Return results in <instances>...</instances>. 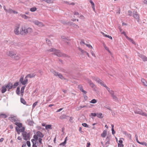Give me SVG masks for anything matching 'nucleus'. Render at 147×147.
Instances as JSON below:
<instances>
[{"label":"nucleus","mask_w":147,"mask_h":147,"mask_svg":"<svg viewBox=\"0 0 147 147\" xmlns=\"http://www.w3.org/2000/svg\"><path fill=\"white\" fill-rule=\"evenodd\" d=\"M27 34L28 33L30 34L32 32V30L31 28H29L26 29Z\"/></svg>","instance_id":"21"},{"label":"nucleus","mask_w":147,"mask_h":147,"mask_svg":"<svg viewBox=\"0 0 147 147\" xmlns=\"http://www.w3.org/2000/svg\"><path fill=\"white\" fill-rule=\"evenodd\" d=\"M36 25H37L39 26H43L42 23L40 22H39L38 20H35L33 22Z\"/></svg>","instance_id":"16"},{"label":"nucleus","mask_w":147,"mask_h":147,"mask_svg":"<svg viewBox=\"0 0 147 147\" xmlns=\"http://www.w3.org/2000/svg\"><path fill=\"white\" fill-rule=\"evenodd\" d=\"M35 75H36L35 74H30L27 75V76H26V77L27 78H32L34 77L35 76Z\"/></svg>","instance_id":"22"},{"label":"nucleus","mask_w":147,"mask_h":147,"mask_svg":"<svg viewBox=\"0 0 147 147\" xmlns=\"http://www.w3.org/2000/svg\"><path fill=\"white\" fill-rule=\"evenodd\" d=\"M22 127V128H20V130L21 132L23 133L24 132H25L24 131L25 130V128L24 127Z\"/></svg>","instance_id":"52"},{"label":"nucleus","mask_w":147,"mask_h":147,"mask_svg":"<svg viewBox=\"0 0 147 147\" xmlns=\"http://www.w3.org/2000/svg\"><path fill=\"white\" fill-rule=\"evenodd\" d=\"M97 102V101L95 99H93L90 102V103L94 104L96 103Z\"/></svg>","instance_id":"42"},{"label":"nucleus","mask_w":147,"mask_h":147,"mask_svg":"<svg viewBox=\"0 0 147 147\" xmlns=\"http://www.w3.org/2000/svg\"><path fill=\"white\" fill-rule=\"evenodd\" d=\"M26 86H22L21 88V94L22 95V96H23V93L24 92V89L25 88Z\"/></svg>","instance_id":"26"},{"label":"nucleus","mask_w":147,"mask_h":147,"mask_svg":"<svg viewBox=\"0 0 147 147\" xmlns=\"http://www.w3.org/2000/svg\"><path fill=\"white\" fill-rule=\"evenodd\" d=\"M26 31V29H25L24 27V28H22L20 30V34L22 35H25L27 34Z\"/></svg>","instance_id":"11"},{"label":"nucleus","mask_w":147,"mask_h":147,"mask_svg":"<svg viewBox=\"0 0 147 147\" xmlns=\"http://www.w3.org/2000/svg\"><path fill=\"white\" fill-rule=\"evenodd\" d=\"M110 136H107L105 139V141L106 142L105 143V144L107 145L106 147H107L109 146V145L110 144Z\"/></svg>","instance_id":"15"},{"label":"nucleus","mask_w":147,"mask_h":147,"mask_svg":"<svg viewBox=\"0 0 147 147\" xmlns=\"http://www.w3.org/2000/svg\"><path fill=\"white\" fill-rule=\"evenodd\" d=\"M48 51L54 52V54L58 57H68L67 55L62 53L60 51L57 50L54 48H51Z\"/></svg>","instance_id":"1"},{"label":"nucleus","mask_w":147,"mask_h":147,"mask_svg":"<svg viewBox=\"0 0 147 147\" xmlns=\"http://www.w3.org/2000/svg\"><path fill=\"white\" fill-rule=\"evenodd\" d=\"M51 125L50 124L47 125L45 126V129L47 130L48 129H51Z\"/></svg>","instance_id":"37"},{"label":"nucleus","mask_w":147,"mask_h":147,"mask_svg":"<svg viewBox=\"0 0 147 147\" xmlns=\"http://www.w3.org/2000/svg\"><path fill=\"white\" fill-rule=\"evenodd\" d=\"M64 3H66L67 4L71 5H75V3H69V2L67 1H64Z\"/></svg>","instance_id":"43"},{"label":"nucleus","mask_w":147,"mask_h":147,"mask_svg":"<svg viewBox=\"0 0 147 147\" xmlns=\"http://www.w3.org/2000/svg\"><path fill=\"white\" fill-rule=\"evenodd\" d=\"M22 135L23 137V139L27 140H29L30 139V133H27L26 131L22 133Z\"/></svg>","instance_id":"4"},{"label":"nucleus","mask_w":147,"mask_h":147,"mask_svg":"<svg viewBox=\"0 0 147 147\" xmlns=\"http://www.w3.org/2000/svg\"><path fill=\"white\" fill-rule=\"evenodd\" d=\"M105 88L107 89L108 91L111 94V96L115 94L114 92L112 90H111L110 88H109L107 86L105 87Z\"/></svg>","instance_id":"17"},{"label":"nucleus","mask_w":147,"mask_h":147,"mask_svg":"<svg viewBox=\"0 0 147 147\" xmlns=\"http://www.w3.org/2000/svg\"><path fill=\"white\" fill-rule=\"evenodd\" d=\"M36 134L40 138H43L44 137V135L40 131H38L36 133Z\"/></svg>","instance_id":"20"},{"label":"nucleus","mask_w":147,"mask_h":147,"mask_svg":"<svg viewBox=\"0 0 147 147\" xmlns=\"http://www.w3.org/2000/svg\"><path fill=\"white\" fill-rule=\"evenodd\" d=\"M7 12L10 14H11L12 13L17 14L18 13V12L17 11H15L11 8H9L7 9Z\"/></svg>","instance_id":"12"},{"label":"nucleus","mask_w":147,"mask_h":147,"mask_svg":"<svg viewBox=\"0 0 147 147\" xmlns=\"http://www.w3.org/2000/svg\"><path fill=\"white\" fill-rule=\"evenodd\" d=\"M20 16L23 18H24L25 19H26L28 18V17L25 14H20Z\"/></svg>","instance_id":"34"},{"label":"nucleus","mask_w":147,"mask_h":147,"mask_svg":"<svg viewBox=\"0 0 147 147\" xmlns=\"http://www.w3.org/2000/svg\"><path fill=\"white\" fill-rule=\"evenodd\" d=\"M67 137L65 138L64 142H62V143H60L59 144V145L60 146H61V145H62L63 146H64L65 145V144L66 143V142H67Z\"/></svg>","instance_id":"25"},{"label":"nucleus","mask_w":147,"mask_h":147,"mask_svg":"<svg viewBox=\"0 0 147 147\" xmlns=\"http://www.w3.org/2000/svg\"><path fill=\"white\" fill-rule=\"evenodd\" d=\"M85 44H86L85 43L84 41H82L80 42V44L82 45H83V44L85 45Z\"/></svg>","instance_id":"64"},{"label":"nucleus","mask_w":147,"mask_h":147,"mask_svg":"<svg viewBox=\"0 0 147 147\" xmlns=\"http://www.w3.org/2000/svg\"><path fill=\"white\" fill-rule=\"evenodd\" d=\"M141 82L143 83V85L144 86H147V82L145 79H142L141 80Z\"/></svg>","instance_id":"28"},{"label":"nucleus","mask_w":147,"mask_h":147,"mask_svg":"<svg viewBox=\"0 0 147 147\" xmlns=\"http://www.w3.org/2000/svg\"><path fill=\"white\" fill-rule=\"evenodd\" d=\"M46 41L47 43L50 46L51 44V43L50 40L47 39H46Z\"/></svg>","instance_id":"44"},{"label":"nucleus","mask_w":147,"mask_h":147,"mask_svg":"<svg viewBox=\"0 0 147 147\" xmlns=\"http://www.w3.org/2000/svg\"><path fill=\"white\" fill-rule=\"evenodd\" d=\"M20 26V25L18 24L16 25L15 27L14 32V33L16 35H18L20 34L19 30Z\"/></svg>","instance_id":"9"},{"label":"nucleus","mask_w":147,"mask_h":147,"mask_svg":"<svg viewBox=\"0 0 147 147\" xmlns=\"http://www.w3.org/2000/svg\"><path fill=\"white\" fill-rule=\"evenodd\" d=\"M71 25L74 27V28H79V26L75 23H73V22H71Z\"/></svg>","instance_id":"32"},{"label":"nucleus","mask_w":147,"mask_h":147,"mask_svg":"<svg viewBox=\"0 0 147 147\" xmlns=\"http://www.w3.org/2000/svg\"><path fill=\"white\" fill-rule=\"evenodd\" d=\"M0 115H1V118H6L7 117V115L4 114H0Z\"/></svg>","instance_id":"41"},{"label":"nucleus","mask_w":147,"mask_h":147,"mask_svg":"<svg viewBox=\"0 0 147 147\" xmlns=\"http://www.w3.org/2000/svg\"><path fill=\"white\" fill-rule=\"evenodd\" d=\"M128 15L129 16H131L132 15V12L131 11H128Z\"/></svg>","instance_id":"55"},{"label":"nucleus","mask_w":147,"mask_h":147,"mask_svg":"<svg viewBox=\"0 0 147 147\" xmlns=\"http://www.w3.org/2000/svg\"><path fill=\"white\" fill-rule=\"evenodd\" d=\"M138 56L144 62L147 61V57L140 53H138Z\"/></svg>","instance_id":"8"},{"label":"nucleus","mask_w":147,"mask_h":147,"mask_svg":"<svg viewBox=\"0 0 147 147\" xmlns=\"http://www.w3.org/2000/svg\"><path fill=\"white\" fill-rule=\"evenodd\" d=\"M19 85V82H18L15 83L13 85V87L14 88H16V87Z\"/></svg>","instance_id":"39"},{"label":"nucleus","mask_w":147,"mask_h":147,"mask_svg":"<svg viewBox=\"0 0 147 147\" xmlns=\"http://www.w3.org/2000/svg\"><path fill=\"white\" fill-rule=\"evenodd\" d=\"M33 138L34 139L36 140L37 141L38 140V136L36 134L34 135L33 136Z\"/></svg>","instance_id":"49"},{"label":"nucleus","mask_w":147,"mask_h":147,"mask_svg":"<svg viewBox=\"0 0 147 147\" xmlns=\"http://www.w3.org/2000/svg\"><path fill=\"white\" fill-rule=\"evenodd\" d=\"M79 88H80V90L81 91H82L84 90L82 88V86H80V85L79 86Z\"/></svg>","instance_id":"60"},{"label":"nucleus","mask_w":147,"mask_h":147,"mask_svg":"<svg viewBox=\"0 0 147 147\" xmlns=\"http://www.w3.org/2000/svg\"><path fill=\"white\" fill-rule=\"evenodd\" d=\"M42 1H44L48 3H52L53 2V0H42Z\"/></svg>","instance_id":"36"},{"label":"nucleus","mask_w":147,"mask_h":147,"mask_svg":"<svg viewBox=\"0 0 147 147\" xmlns=\"http://www.w3.org/2000/svg\"><path fill=\"white\" fill-rule=\"evenodd\" d=\"M90 2L91 3L92 6H94V4L93 2L92 1V0H90Z\"/></svg>","instance_id":"58"},{"label":"nucleus","mask_w":147,"mask_h":147,"mask_svg":"<svg viewBox=\"0 0 147 147\" xmlns=\"http://www.w3.org/2000/svg\"><path fill=\"white\" fill-rule=\"evenodd\" d=\"M111 130H112V134L113 135L115 133V131L114 128H113V129H111Z\"/></svg>","instance_id":"62"},{"label":"nucleus","mask_w":147,"mask_h":147,"mask_svg":"<svg viewBox=\"0 0 147 147\" xmlns=\"http://www.w3.org/2000/svg\"><path fill=\"white\" fill-rule=\"evenodd\" d=\"M8 91H9L13 87V84L9 82L7 85H6Z\"/></svg>","instance_id":"14"},{"label":"nucleus","mask_w":147,"mask_h":147,"mask_svg":"<svg viewBox=\"0 0 147 147\" xmlns=\"http://www.w3.org/2000/svg\"><path fill=\"white\" fill-rule=\"evenodd\" d=\"M31 141L32 143L33 144H36V141H37L36 140L34 139H32L31 140Z\"/></svg>","instance_id":"46"},{"label":"nucleus","mask_w":147,"mask_h":147,"mask_svg":"<svg viewBox=\"0 0 147 147\" xmlns=\"http://www.w3.org/2000/svg\"><path fill=\"white\" fill-rule=\"evenodd\" d=\"M68 116H66L65 115L63 114L61 115L59 117V118L61 119H65Z\"/></svg>","instance_id":"27"},{"label":"nucleus","mask_w":147,"mask_h":147,"mask_svg":"<svg viewBox=\"0 0 147 147\" xmlns=\"http://www.w3.org/2000/svg\"><path fill=\"white\" fill-rule=\"evenodd\" d=\"M26 144L28 146L30 147V143L29 141H27Z\"/></svg>","instance_id":"54"},{"label":"nucleus","mask_w":147,"mask_h":147,"mask_svg":"<svg viewBox=\"0 0 147 147\" xmlns=\"http://www.w3.org/2000/svg\"><path fill=\"white\" fill-rule=\"evenodd\" d=\"M133 16L134 18L137 20V21L138 22H140L139 15L138 14L137 11H134L133 12Z\"/></svg>","instance_id":"5"},{"label":"nucleus","mask_w":147,"mask_h":147,"mask_svg":"<svg viewBox=\"0 0 147 147\" xmlns=\"http://www.w3.org/2000/svg\"><path fill=\"white\" fill-rule=\"evenodd\" d=\"M20 101L24 105H26L27 106H28V105L26 104V102L25 100L23 98H20Z\"/></svg>","instance_id":"23"},{"label":"nucleus","mask_w":147,"mask_h":147,"mask_svg":"<svg viewBox=\"0 0 147 147\" xmlns=\"http://www.w3.org/2000/svg\"><path fill=\"white\" fill-rule=\"evenodd\" d=\"M91 115L92 116H93L94 117H95V116H96L97 113H91Z\"/></svg>","instance_id":"56"},{"label":"nucleus","mask_w":147,"mask_h":147,"mask_svg":"<svg viewBox=\"0 0 147 147\" xmlns=\"http://www.w3.org/2000/svg\"><path fill=\"white\" fill-rule=\"evenodd\" d=\"M82 125L84 127H88V125L86 123H83L82 124Z\"/></svg>","instance_id":"50"},{"label":"nucleus","mask_w":147,"mask_h":147,"mask_svg":"<svg viewBox=\"0 0 147 147\" xmlns=\"http://www.w3.org/2000/svg\"><path fill=\"white\" fill-rule=\"evenodd\" d=\"M107 135V131L104 130L102 133L101 134V136L102 137H105Z\"/></svg>","instance_id":"30"},{"label":"nucleus","mask_w":147,"mask_h":147,"mask_svg":"<svg viewBox=\"0 0 147 147\" xmlns=\"http://www.w3.org/2000/svg\"><path fill=\"white\" fill-rule=\"evenodd\" d=\"M7 86H6V85L3 86L2 87V89L1 92L2 93H5L7 90Z\"/></svg>","instance_id":"18"},{"label":"nucleus","mask_w":147,"mask_h":147,"mask_svg":"<svg viewBox=\"0 0 147 147\" xmlns=\"http://www.w3.org/2000/svg\"><path fill=\"white\" fill-rule=\"evenodd\" d=\"M16 93L18 95H19L20 94V88L18 87L16 90Z\"/></svg>","instance_id":"40"},{"label":"nucleus","mask_w":147,"mask_h":147,"mask_svg":"<svg viewBox=\"0 0 147 147\" xmlns=\"http://www.w3.org/2000/svg\"><path fill=\"white\" fill-rule=\"evenodd\" d=\"M79 50L81 51L82 54L85 55L86 53V52L84 51V50H82L81 48H79Z\"/></svg>","instance_id":"33"},{"label":"nucleus","mask_w":147,"mask_h":147,"mask_svg":"<svg viewBox=\"0 0 147 147\" xmlns=\"http://www.w3.org/2000/svg\"><path fill=\"white\" fill-rule=\"evenodd\" d=\"M7 55L12 58L16 60H18L20 58V55L17 54L15 53L12 51H9L7 52Z\"/></svg>","instance_id":"2"},{"label":"nucleus","mask_w":147,"mask_h":147,"mask_svg":"<svg viewBox=\"0 0 147 147\" xmlns=\"http://www.w3.org/2000/svg\"><path fill=\"white\" fill-rule=\"evenodd\" d=\"M85 45L87 47H89V48H91V49H92V47L89 44H85Z\"/></svg>","instance_id":"53"},{"label":"nucleus","mask_w":147,"mask_h":147,"mask_svg":"<svg viewBox=\"0 0 147 147\" xmlns=\"http://www.w3.org/2000/svg\"><path fill=\"white\" fill-rule=\"evenodd\" d=\"M136 114H138L143 116V113H144L145 112H143L141 110L138 109H136L134 111Z\"/></svg>","instance_id":"10"},{"label":"nucleus","mask_w":147,"mask_h":147,"mask_svg":"<svg viewBox=\"0 0 147 147\" xmlns=\"http://www.w3.org/2000/svg\"><path fill=\"white\" fill-rule=\"evenodd\" d=\"M36 8L35 7H32L30 9V10L32 12H34L36 11Z\"/></svg>","instance_id":"45"},{"label":"nucleus","mask_w":147,"mask_h":147,"mask_svg":"<svg viewBox=\"0 0 147 147\" xmlns=\"http://www.w3.org/2000/svg\"><path fill=\"white\" fill-rule=\"evenodd\" d=\"M15 124L19 128H21L22 127V125L21 123L16 122Z\"/></svg>","instance_id":"29"},{"label":"nucleus","mask_w":147,"mask_h":147,"mask_svg":"<svg viewBox=\"0 0 147 147\" xmlns=\"http://www.w3.org/2000/svg\"><path fill=\"white\" fill-rule=\"evenodd\" d=\"M135 137L136 141L137 142H138L139 144V143H140V142H139L138 140V136L136 135Z\"/></svg>","instance_id":"61"},{"label":"nucleus","mask_w":147,"mask_h":147,"mask_svg":"<svg viewBox=\"0 0 147 147\" xmlns=\"http://www.w3.org/2000/svg\"><path fill=\"white\" fill-rule=\"evenodd\" d=\"M24 77L21 76L20 80V82L23 85H25L28 83V80L26 77H25L24 80L23 81Z\"/></svg>","instance_id":"6"},{"label":"nucleus","mask_w":147,"mask_h":147,"mask_svg":"<svg viewBox=\"0 0 147 147\" xmlns=\"http://www.w3.org/2000/svg\"><path fill=\"white\" fill-rule=\"evenodd\" d=\"M27 121L28 122V124L32 126L33 125V122L30 119L27 120Z\"/></svg>","instance_id":"31"},{"label":"nucleus","mask_w":147,"mask_h":147,"mask_svg":"<svg viewBox=\"0 0 147 147\" xmlns=\"http://www.w3.org/2000/svg\"><path fill=\"white\" fill-rule=\"evenodd\" d=\"M61 38L64 41L67 42L68 45L69 44V43L67 42V41L69 40V39L67 38H66L64 36H61Z\"/></svg>","instance_id":"19"},{"label":"nucleus","mask_w":147,"mask_h":147,"mask_svg":"<svg viewBox=\"0 0 147 147\" xmlns=\"http://www.w3.org/2000/svg\"><path fill=\"white\" fill-rule=\"evenodd\" d=\"M126 38L128 39L129 41L131 42H132L133 40V39L129 37L128 36H126Z\"/></svg>","instance_id":"51"},{"label":"nucleus","mask_w":147,"mask_h":147,"mask_svg":"<svg viewBox=\"0 0 147 147\" xmlns=\"http://www.w3.org/2000/svg\"><path fill=\"white\" fill-rule=\"evenodd\" d=\"M38 103V102L37 101H36L33 103L32 105L33 109H34L35 107V106L37 105Z\"/></svg>","instance_id":"48"},{"label":"nucleus","mask_w":147,"mask_h":147,"mask_svg":"<svg viewBox=\"0 0 147 147\" xmlns=\"http://www.w3.org/2000/svg\"><path fill=\"white\" fill-rule=\"evenodd\" d=\"M105 107L106 109H109V110H110L111 111V109L110 107H109L107 106V107L106 106Z\"/></svg>","instance_id":"63"},{"label":"nucleus","mask_w":147,"mask_h":147,"mask_svg":"<svg viewBox=\"0 0 147 147\" xmlns=\"http://www.w3.org/2000/svg\"><path fill=\"white\" fill-rule=\"evenodd\" d=\"M118 147H123V145L122 144H120L119 143H118Z\"/></svg>","instance_id":"59"},{"label":"nucleus","mask_w":147,"mask_h":147,"mask_svg":"<svg viewBox=\"0 0 147 147\" xmlns=\"http://www.w3.org/2000/svg\"><path fill=\"white\" fill-rule=\"evenodd\" d=\"M9 119L12 122L15 121L16 119L14 117H10L9 118Z\"/></svg>","instance_id":"38"},{"label":"nucleus","mask_w":147,"mask_h":147,"mask_svg":"<svg viewBox=\"0 0 147 147\" xmlns=\"http://www.w3.org/2000/svg\"><path fill=\"white\" fill-rule=\"evenodd\" d=\"M42 139L41 138H39L38 139V142L40 144H42Z\"/></svg>","instance_id":"57"},{"label":"nucleus","mask_w":147,"mask_h":147,"mask_svg":"<svg viewBox=\"0 0 147 147\" xmlns=\"http://www.w3.org/2000/svg\"><path fill=\"white\" fill-rule=\"evenodd\" d=\"M52 72L55 76H58L61 79H63L64 78V77L62 74L59 73L58 72H57L54 70H53V71Z\"/></svg>","instance_id":"7"},{"label":"nucleus","mask_w":147,"mask_h":147,"mask_svg":"<svg viewBox=\"0 0 147 147\" xmlns=\"http://www.w3.org/2000/svg\"><path fill=\"white\" fill-rule=\"evenodd\" d=\"M96 116L98 118L100 119H101L103 117V115L101 113H97Z\"/></svg>","instance_id":"24"},{"label":"nucleus","mask_w":147,"mask_h":147,"mask_svg":"<svg viewBox=\"0 0 147 147\" xmlns=\"http://www.w3.org/2000/svg\"><path fill=\"white\" fill-rule=\"evenodd\" d=\"M113 98V99L115 101H118V99L117 97L114 94V95H113L111 96Z\"/></svg>","instance_id":"35"},{"label":"nucleus","mask_w":147,"mask_h":147,"mask_svg":"<svg viewBox=\"0 0 147 147\" xmlns=\"http://www.w3.org/2000/svg\"><path fill=\"white\" fill-rule=\"evenodd\" d=\"M90 86L92 88H94L95 87V85L89 79H88L87 80Z\"/></svg>","instance_id":"13"},{"label":"nucleus","mask_w":147,"mask_h":147,"mask_svg":"<svg viewBox=\"0 0 147 147\" xmlns=\"http://www.w3.org/2000/svg\"><path fill=\"white\" fill-rule=\"evenodd\" d=\"M139 144L144 146H147V143L145 142H140V143H139Z\"/></svg>","instance_id":"47"},{"label":"nucleus","mask_w":147,"mask_h":147,"mask_svg":"<svg viewBox=\"0 0 147 147\" xmlns=\"http://www.w3.org/2000/svg\"><path fill=\"white\" fill-rule=\"evenodd\" d=\"M92 79L93 80L97 82L98 84H100L101 86L105 87V88L107 86L104 83V82L102 81L98 78L95 76H93L92 77Z\"/></svg>","instance_id":"3"}]
</instances>
